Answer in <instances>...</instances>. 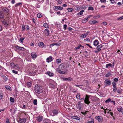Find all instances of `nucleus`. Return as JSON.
Here are the masks:
<instances>
[{"label":"nucleus","mask_w":123,"mask_h":123,"mask_svg":"<svg viewBox=\"0 0 123 123\" xmlns=\"http://www.w3.org/2000/svg\"><path fill=\"white\" fill-rule=\"evenodd\" d=\"M34 90L35 92L38 94H40L42 93L43 91L42 87L40 85L38 84L35 85Z\"/></svg>","instance_id":"f257e3e1"},{"label":"nucleus","mask_w":123,"mask_h":123,"mask_svg":"<svg viewBox=\"0 0 123 123\" xmlns=\"http://www.w3.org/2000/svg\"><path fill=\"white\" fill-rule=\"evenodd\" d=\"M89 97L87 95H86V97L84 99V102L86 104H89L90 103L89 101Z\"/></svg>","instance_id":"f03ea898"},{"label":"nucleus","mask_w":123,"mask_h":123,"mask_svg":"<svg viewBox=\"0 0 123 123\" xmlns=\"http://www.w3.org/2000/svg\"><path fill=\"white\" fill-rule=\"evenodd\" d=\"M63 8V7L60 6H56L53 7V9L55 11L62 10Z\"/></svg>","instance_id":"7ed1b4c3"},{"label":"nucleus","mask_w":123,"mask_h":123,"mask_svg":"<svg viewBox=\"0 0 123 123\" xmlns=\"http://www.w3.org/2000/svg\"><path fill=\"white\" fill-rule=\"evenodd\" d=\"M65 65L64 64L62 63L58 66L57 68L61 69V70H63L65 69Z\"/></svg>","instance_id":"20e7f679"},{"label":"nucleus","mask_w":123,"mask_h":123,"mask_svg":"<svg viewBox=\"0 0 123 123\" xmlns=\"http://www.w3.org/2000/svg\"><path fill=\"white\" fill-rule=\"evenodd\" d=\"M50 33V31L47 29H45L44 30V34L45 36H49Z\"/></svg>","instance_id":"39448f33"},{"label":"nucleus","mask_w":123,"mask_h":123,"mask_svg":"<svg viewBox=\"0 0 123 123\" xmlns=\"http://www.w3.org/2000/svg\"><path fill=\"white\" fill-rule=\"evenodd\" d=\"M53 59V58L51 56H50L46 59V62L48 63H49L52 61Z\"/></svg>","instance_id":"423d86ee"},{"label":"nucleus","mask_w":123,"mask_h":123,"mask_svg":"<svg viewBox=\"0 0 123 123\" xmlns=\"http://www.w3.org/2000/svg\"><path fill=\"white\" fill-rule=\"evenodd\" d=\"M38 45L41 48H45L46 47L44 43L42 42H41L38 44Z\"/></svg>","instance_id":"0eeeda50"},{"label":"nucleus","mask_w":123,"mask_h":123,"mask_svg":"<svg viewBox=\"0 0 123 123\" xmlns=\"http://www.w3.org/2000/svg\"><path fill=\"white\" fill-rule=\"evenodd\" d=\"M26 121V118L23 119H20L18 121L19 123H25Z\"/></svg>","instance_id":"6e6552de"},{"label":"nucleus","mask_w":123,"mask_h":123,"mask_svg":"<svg viewBox=\"0 0 123 123\" xmlns=\"http://www.w3.org/2000/svg\"><path fill=\"white\" fill-rule=\"evenodd\" d=\"M96 119L99 122H101L103 120L102 117L100 116H96L95 117Z\"/></svg>","instance_id":"1a4fd4ad"},{"label":"nucleus","mask_w":123,"mask_h":123,"mask_svg":"<svg viewBox=\"0 0 123 123\" xmlns=\"http://www.w3.org/2000/svg\"><path fill=\"white\" fill-rule=\"evenodd\" d=\"M15 48L19 50H20L22 51H24V49L23 47H20L17 45H15Z\"/></svg>","instance_id":"9d476101"},{"label":"nucleus","mask_w":123,"mask_h":123,"mask_svg":"<svg viewBox=\"0 0 123 123\" xmlns=\"http://www.w3.org/2000/svg\"><path fill=\"white\" fill-rule=\"evenodd\" d=\"M2 23L4 25L6 26L8 25L9 24V22L7 21V20L3 19L2 21Z\"/></svg>","instance_id":"9b49d317"},{"label":"nucleus","mask_w":123,"mask_h":123,"mask_svg":"<svg viewBox=\"0 0 123 123\" xmlns=\"http://www.w3.org/2000/svg\"><path fill=\"white\" fill-rule=\"evenodd\" d=\"M61 69H59L58 68H57L56 69V71L60 74H65L66 73V72H64V71H62L61 70Z\"/></svg>","instance_id":"f8f14e48"},{"label":"nucleus","mask_w":123,"mask_h":123,"mask_svg":"<svg viewBox=\"0 0 123 123\" xmlns=\"http://www.w3.org/2000/svg\"><path fill=\"white\" fill-rule=\"evenodd\" d=\"M89 18L90 17H86L85 18L83 19L82 21V23H85L87 22Z\"/></svg>","instance_id":"ddd939ff"},{"label":"nucleus","mask_w":123,"mask_h":123,"mask_svg":"<svg viewBox=\"0 0 123 123\" xmlns=\"http://www.w3.org/2000/svg\"><path fill=\"white\" fill-rule=\"evenodd\" d=\"M22 5V3L21 2L18 3H17L15 5V7H17L18 6L21 7Z\"/></svg>","instance_id":"4468645a"},{"label":"nucleus","mask_w":123,"mask_h":123,"mask_svg":"<svg viewBox=\"0 0 123 123\" xmlns=\"http://www.w3.org/2000/svg\"><path fill=\"white\" fill-rule=\"evenodd\" d=\"M72 78L70 77L67 78H64L63 79V80L64 81H71L72 80Z\"/></svg>","instance_id":"2eb2a0df"},{"label":"nucleus","mask_w":123,"mask_h":123,"mask_svg":"<svg viewBox=\"0 0 123 123\" xmlns=\"http://www.w3.org/2000/svg\"><path fill=\"white\" fill-rule=\"evenodd\" d=\"M2 10L4 12L6 13H8L9 11V10L6 7L4 8H3Z\"/></svg>","instance_id":"dca6fc26"},{"label":"nucleus","mask_w":123,"mask_h":123,"mask_svg":"<svg viewBox=\"0 0 123 123\" xmlns=\"http://www.w3.org/2000/svg\"><path fill=\"white\" fill-rule=\"evenodd\" d=\"M31 55L32 58H36L37 56V54L36 53L34 52L31 53Z\"/></svg>","instance_id":"f3484780"},{"label":"nucleus","mask_w":123,"mask_h":123,"mask_svg":"<svg viewBox=\"0 0 123 123\" xmlns=\"http://www.w3.org/2000/svg\"><path fill=\"white\" fill-rule=\"evenodd\" d=\"M99 43V42L97 40H96L94 41L93 44L95 46H97Z\"/></svg>","instance_id":"a211bd4d"},{"label":"nucleus","mask_w":123,"mask_h":123,"mask_svg":"<svg viewBox=\"0 0 123 123\" xmlns=\"http://www.w3.org/2000/svg\"><path fill=\"white\" fill-rule=\"evenodd\" d=\"M4 14L3 12L0 10V18H4Z\"/></svg>","instance_id":"6ab92c4d"},{"label":"nucleus","mask_w":123,"mask_h":123,"mask_svg":"<svg viewBox=\"0 0 123 123\" xmlns=\"http://www.w3.org/2000/svg\"><path fill=\"white\" fill-rule=\"evenodd\" d=\"M47 74L50 76H52L53 75V73L52 72L50 71L47 72Z\"/></svg>","instance_id":"aec40b11"},{"label":"nucleus","mask_w":123,"mask_h":123,"mask_svg":"<svg viewBox=\"0 0 123 123\" xmlns=\"http://www.w3.org/2000/svg\"><path fill=\"white\" fill-rule=\"evenodd\" d=\"M42 117H38L36 118V120L39 122H40L42 120Z\"/></svg>","instance_id":"412c9836"},{"label":"nucleus","mask_w":123,"mask_h":123,"mask_svg":"<svg viewBox=\"0 0 123 123\" xmlns=\"http://www.w3.org/2000/svg\"><path fill=\"white\" fill-rule=\"evenodd\" d=\"M88 34V33H84L81 35L80 37H81L84 38Z\"/></svg>","instance_id":"4be33fe9"},{"label":"nucleus","mask_w":123,"mask_h":123,"mask_svg":"<svg viewBox=\"0 0 123 123\" xmlns=\"http://www.w3.org/2000/svg\"><path fill=\"white\" fill-rule=\"evenodd\" d=\"M84 12V10H83L81 11L80 12L78 13L77 14V15L78 16L81 15L83 14V13Z\"/></svg>","instance_id":"5701e85b"},{"label":"nucleus","mask_w":123,"mask_h":123,"mask_svg":"<svg viewBox=\"0 0 123 123\" xmlns=\"http://www.w3.org/2000/svg\"><path fill=\"white\" fill-rule=\"evenodd\" d=\"M50 120L49 119H46L44 120L43 122V123H50Z\"/></svg>","instance_id":"b1692460"},{"label":"nucleus","mask_w":123,"mask_h":123,"mask_svg":"<svg viewBox=\"0 0 123 123\" xmlns=\"http://www.w3.org/2000/svg\"><path fill=\"white\" fill-rule=\"evenodd\" d=\"M98 22L96 20L91 21H90V23L91 24H94L98 23Z\"/></svg>","instance_id":"393cba45"},{"label":"nucleus","mask_w":123,"mask_h":123,"mask_svg":"<svg viewBox=\"0 0 123 123\" xmlns=\"http://www.w3.org/2000/svg\"><path fill=\"white\" fill-rule=\"evenodd\" d=\"M76 98L77 99H80V93H78L76 95Z\"/></svg>","instance_id":"a878e982"},{"label":"nucleus","mask_w":123,"mask_h":123,"mask_svg":"<svg viewBox=\"0 0 123 123\" xmlns=\"http://www.w3.org/2000/svg\"><path fill=\"white\" fill-rule=\"evenodd\" d=\"M43 25L44 27L45 28H49V26L48 25L47 23H44L43 24Z\"/></svg>","instance_id":"bb28decb"},{"label":"nucleus","mask_w":123,"mask_h":123,"mask_svg":"<svg viewBox=\"0 0 123 123\" xmlns=\"http://www.w3.org/2000/svg\"><path fill=\"white\" fill-rule=\"evenodd\" d=\"M58 111L55 109L53 111V113L54 114L56 115V114H57L58 113Z\"/></svg>","instance_id":"cd10ccee"},{"label":"nucleus","mask_w":123,"mask_h":123,"mask_svg":"<svg viewBox=\"0 0 123 123\" xmlns=\"http://www.w3.org/2000/svg\"><path fill=\"white\" fill-rule=\"evenodd\" d=\"M117 92L118 93H120L122 92V89L120 88H119L117 89Z\"/></svg>","instance_id":"c85d7f7f"},{"label":"nucleus","mask_w":123,"mask_h":123,"mask_svg":"<svg viewBox=\"0 0 123 123\" xmlns=\"http://www.w3.org/2000/svg\"><path fill=\"white\" fill-rule=\"evenodd\" d=\"M56 61L57 64H59L61 62V60L60 59H58L56 60Z\"/></svg>","instance_id":"c756f323"},{"label":"nucleus","mask_w":123,"mask_h":123,"mask_svg":"<svg viewBox=\"0 0 123 123\" xmlns=\"http://www.w3.org/2000/svg\"><path fill=\"white\" fill-rule=\"evenodd\" d=\"M5 88L7 89L10 90L11 89V87L8 85H6L5 86Z\"/></svg>","instance_id":"7c9ffc66"},{"label":"nucleus","mask_w":123,"mask_h":123,"mask_svg":"<svg viewBox=\"0 0 123 123\" xmlns=\"http://www.w3.org/2000/svg\"><path fill=\"white\" fill-rule=\"evenodd\" d=\"M3 93L1 90H0V99L2 98Z\"/></svg>","instance_id":"2f4dec72"},{"label":"nucleus","mask_w":123,"mask_h":123,"mask_svg":"<svg viewBox=\"0 0 123 123\" xmlns=\"http://www.w3.org/2000/svg\"><path fill=\"white\" fill-rule=\"evenodd\" d=\"M89 112V111H86L85 112H81V113L84 115H85L86 114H88Z\"/></svg>","instance_id":"473e14b6"},{"label":"nucleus","mask_w":123,"mask_h":123,"mask_svg":"<svg viewBox=\"0 0 123 123\" xmlns=\"http://www.w3.org/2000/svg\"><path fill=\"white\" fill-rule=\"evenodd\" d=\"M10 100L11 102L13 103L14 102L15 100L13 98L11 97L10 98Z\"/></svg>","instance_id":"72a5a7b5"},{"label":"nucleus","mask_w":123,"mask_h":123,"mask_svg":"<svg viewBox=\"0 0 123 123\" xmlns=\"http://www.w3.org/2000/svg\"><path fill=\"white\" fill-rule=\"evenodd\" d=\"M11 67L12 68H15V65L13 63H10Z\"/></svg>","instance_id":"f704fd0d"},{"label":"nucleus","mask_w":123,"mask_h":123,"mask_svg":"<svg viewBox=\"0 0 123 123\" xmlns=\"http://www.w3.org/2000/svg\"><path fill=\"white\" fill-rule=\"evenodd\" d=\"M82 47V45L80 44H79L77 47H76L75 48V49H78Z\"/></svg>","instance_id":"c9c22d12"},{"label":"nucleus","mask_w":123,"mask_h":123,"mask_svg":"<svg viewBox=\"0 0 123 123\" xmlns=\"http://www.w3.org/2000/svg\"><path fill=\"white\" fill-rule=\"evenodd\" d=\"M15 68L17 70H19V66L17 64L15 65Z\"/></svg>","instance_id":"e433bc0d"},{"label":"nucleus","mask_w":123,"mask_h":123,"mask_svg":"<svg viewBox=\"0 0 123 123\" xmlns=\"http://www.w3.org/2000/svg\"><path fill=\"white\" fill-rule=\"evenodd\" d=\"M97 50L95 51V53H98L101 50V49L99 48H98V47H97Z\"/></svg>","instance_id":"4c0bfd02"},{"label":"nucleus","mask_w":123,"mask_h":123,"mask_svg":"<svg viewBox=\"0 0 123 123\" xmlns=\"http://www.w3.org/2000/svg\"><path fill=\"white\" fill-rule=\"evenodd\" d=\"M33 104L36 105H37V100L36 99H35L33 101Z\"/></svg>","instance_id":"58836bf2"},{"label":"nucleus","mask_w":123,"mask_h":123,"mask_svg":"<svg viewBox=\"0 0 123 123\" xmlns=\"http://www.w3.org/2000/svg\"><path fill=\"white\" fill-rule=\"evenodd\" d=\"M68 11L69 12H71L73 11L74 9L72 8H68L67 9Z\"/></svg>","instance_id":"ea45409f"},{"label":"nucleus","mask_w":123,"mask_h":123,"mask_svg":"<svg viewBox=\"0 0 123 123\" xmlns=\"http://www.w3.org/2000/svg\"><path fill=\"white\" fill-rule=\"evenodd\" d=\"M107 113L108 114H110L111 116L113 117H114L113 115V113L112 112L108 111Z\"/></svg>","instance_id":"a19ab883"},{"label":"nucleus","mask_w":123,"mask_h":123,"mask_svg":"<svg viewBox=\"0 0 123 123\" xmlns=\"http://www.w3.org/2000/svg\"><path fill=\"white\" fill-rule=\"evenodd\" d=\"M74 117L73 118H73H74L75 119H76L77 120H80V118L77 116H73Z\"/></svg>","instance_id":"79ce46f5"},{"label":"nucleus","mask_w":123,"mask_h":123,"mask_svg":"<svg viewBox=\"0 0 123 123\" xmlns=\"http://www.w3.org/2000/svg\"><path fill=\"white\" fill-rule=\"evenodd\" d=\"M111 73L110 72H108V73H107L106 74L105 76L106 77H108L110 75H111Z\"/></svg>","instance_id":"37998d69"},{"label":"nucleus","mask_w":123,"mask_h":123,"mask_svg":"<svg viewBox=\"0 0 123 123\" xmlns=\"http://www.w3.org/2000/svg\"><path fill=\"white\" fill-rule=\"evenodd\" d=\"M111 101V100L110 98H109L107 100L105 101V103H108L109 102Z\"/></svg>","instance_id":"c03bdc74"},{"label":"nucleus","mask_w":123,"mask_h":123,"mask_svg":"<svg viewBox=\"0 0 123 123\" xmlns=\"http://www.w3.org/2000/svg\"><path fill=\"white\" fill-rule=\"evenodd\" d=\"M42 16V15L40 13H38L37 14V17L38 18L41 17Z\"/></svg>","instance_id":"a18cd8bd"},{"label":"nucleus","mask_w":123,"mask_h":123,"mask_svg":"<svg viewBox=\"0 0 123 123\" xmlns=\"http://www.w3.org/2000/svg\"><path fill=\"white\" fill-rule=\"evenodd\" d=\"M88 10H93L94 8L92 6L89 7H88Z\"/></svg>","instance_id":"49530a36"},{"label":"nucleus","mask_w":123,"mask_h":123,"mask_svg":"<svg viewBox=\"0 0 123 123\" xmlns=\"http://www.w3.org/2000/svg\"><path fill=\"white\" fill-rule=\"evenodd\" d=\"M113 87L114 88L113 89V91L114 92H116L117 89V88H116V86H113Z\"/></svg>","instance_id":"de8ad7c7"},{"label":"nucleus","mask_w":123,"mask_h":123,"mask_svg":"<svg viewBox=\"0 0 123 123\" xmlns=\"http://www.w3.org/2000/svg\"><path fill=\"white\" fill-rule=\"evenodd\" d=\"M4 80L5 82L6 81L8 80V78L7 77L5 76H4Z\"/></svg>","instance_id":"09e8293b"},{"label":"nucleus","mask_w":123,"mask_h":123,"mask_svg":"<svg viewBox=\"0 0 123 123\" xmlns=\"http://www.w3.org/2000/svg\"><path fill=\"white\" fill-rule=\"evenodd\" d=\"M25 38H21L19 39L20 42L22 43H23V40Z\"/></svg>","instance_id":"8fccbe9b"},{"label":"nucleus","mask_w":123,"mask_h":123,"mask_svg":"<svg viewBox=\"0 0 123 123\" xmlns=\"http://www.w3.org/2000/svg\"><path fill=\"white\" fill-rule=\"evenodd\" d=\"M27 86L30 87L31 86V82H28L27 83Z\"/></svg>","instance_id":"3c124183"},{"label":"nucleus","mask_w":123,"mask_h":123,"mask_svg":"<svg viewBox=\"0 0 123 123\" xmlns=\"http://www.w3.org/2000/svg\"><path fill=\"white\" fill-rule=\"evenodd\" d=\"M100 16V15H98L96 16H94L93 18L95 19H97Z\"/></svg>","instance_id":"603ef678"},{"label":"nucleus","mask_w":123,"mask_h":123,"mask_svg":"<svg viewBox=\"0 0 123 123\" xmlns=\"http://www.w3.org/2000/svg\"><path fill=\"white\" fill-rule=\"evenodd\" d=\"M118 80V79L117 78H114L113 80L115 82H117V81Z\"/></svg>","instance_id":"864d4df0"},{"label":"nucleus","mask_w":123,"mask_h":123,"mask_svg":"<svg viewBox=\"0 0 123 123\" xmlns=\"http://www.w3.org/2000/svg\"><path fill=\"white\" fill-rule=\"evenodd\" d=\"M81 102L80 101H78L77 102V106H81L80 104Z\"/></svg>","instance_id":"5fc2aeb1"},{"label":"nucleus","mask_w":123,"mask_h":123,"mask_svg":"<svg viewBox=\"0 0 123 123\" xmlns=\"http://www.w3.org/2000/svg\"><path fill=\"white\" fill-rule=\"evenodd\" d=\"M123 19V16L118 18V20H120Z\"/></svg>","instance_id":"6e6d98bb"},{"label":"nucleus","mask_w":123,"mask_h":123,"mask_svg":"<svg viewBox=\"0 0 123 123\" xmlns=\"http://www.w3.org/2000/svg\"><path fill=\"white\" fill-rule=\"evenodd\" d=\"M94 120L93 119L91 121H88L87 122V123H94Z\"/></svg>","instance_id":"4d7b16f0"},{"label":"nucleus","mask_w":123,"mask_h":123,"mask_svg":"<svg viewBox=\"0 0 123 123\" xmlns=\"http://www.w3.org/2000/svg\"><path fill=\"white\" fill-rule=\"evenodd\" d=\"M110 81L109 80H107L106 82V83L107 84H108L109 85H110Z\"/></svg>","instance_id":"13d9d810"},{"label":"nucleus","mask_w":123,"mask_h":123,"mask_svg":"<svg viewBox=\"0 0 123 123\" xmlns=\"http://www.w3.org/2000/svg\"><path fill=\"white\" fill-rule=\"evenodd\" d=\"M84 41L86 40V41H87L88 42L90 41V39L89 38H87L86 39H84Z\"/></svg>","instance_id":"bf43d9fd"},{"label":"nucleus","mask_w":123,"mask_h":123,"mask_svg":"<svg viewBox=\"0 0 123 123\" xmlns=\"http://www.w3.org/2000/svg\"><path fill=\"white\" fill-rule=\"evenodd\" d=\"M55 44H55V43H52V44H51L50 45V47L51 48V47H52L54 45H56Z\"/></svg>","instance_id":"052dcab7"},{"label":"nucleus","mask_w":123,"mask_h":123,"mask_svg":"<svg viewBox=\"0 0 123 123\" xmlns=\"http://www.w3.org/2000/svg\"><path fill=\"white\" fill-rule=\"evenodd\" d=\"M22 108L23 109H27V107L25 105H23V106L22 107Z\"/></svg>","instance_id":"680f3d73"},{"label":"nucleus","mask_w":123,"mask_h":123,"mask_svg":"<svg viewBox=\"0 0 123 123\" xmlns=\"http://www.w3.org/2000/svg\"><path fill=\"white\" fill-rule=\"evenodd\" d=\"M67 25L65 24L63 26V28L65 30H66L67 29Z\"/></svg>","instance_id":"e2e57ef3"},{"label":"nucleus","mask_w":123,"mask_h":123,"mask_svg":"<svg viewBox=\"0 0 123 123\" xmlns=\"http://www.w3.org/2000/svg\"><path fill=\"white\" fill-rule=\"evenodd\" d=\"M97 47H98V48H99L100 49L102 47V45L101 44H100V45L98 46Z\"/></svg>","instance_id":"0e129e2a"},{"label":"nucleus","mask_w":123,"mask_h":123,"mask_svg":"<svg viewBox=\"0 0 123 123\" xmlns=\"http://www.w3.org/2000/svg\"><path fill=\"white\" fill-rule=\"evenodd\" d=\"M12 72L15 74H17L18 73V72L14 70H12Z\"/></svg>","instance_id":"69168bd1"},{"label":"nucleus","mask_w":123,"mask_h":123,"mask_svg":"<svg viewBox=\"0 0 123 123\" xmlns=\"http://www.w3.org/2000/svg\"><path fill=\"white\" fill-rule=\"evenodd\" d=\"M112 84L113 86H116V83L114 82H113L112 83Z\"/></svg>","instance_id":"338daca9"},{"label":"nucleus","mask_w":123,"mask_h":123,"mask_svg":"<svg viewBox=\"0 0 123 123\" xmlns=\"http://www.w3.org/2000/svg\"><path fill=\"white\" fill-rule=\"evenodd\" d=\"M6 123H10L8 119H7L6 120Z\"/></svg>","instance_id":"774afa93"}]
</instances>
